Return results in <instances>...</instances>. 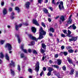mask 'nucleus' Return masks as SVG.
<instances>
[{"label":"nucleus","mask_w":78,"mask_h":78,"mask_svg":"<svg viewBox=\"0 0 78 78\" xmlns=\"http://www.w3.org/2000/svg\"><path fill=\"white\" fill-rule=\"evenodd\" d=\"M40 35L39 36V38L38 39H37L36 37H33L31 35H29V36L30 39H31L32 40H34L35 41H37V40L39 39H43L44 38V37L43 36V35H45L46 34V32L44 31L43 30V29H42V27H41L40 29Z\"/></svg>","instance_id":"f257e3e1"},{"label":"nucleus","mask_w":78,"mask_h":78,"mask_svg":"<svg viewBox=\"0 0 78 78\" xmlns=\"http://www.w3.org/2000/svg\"><path fill=\"white\" fill-rule=\"evenodd\" d=\"M35 70L36 72H37V75H38V72L39 71V62H37V64L35 65Z\"/></svg>","instance_id":"f03ea898"},{"label":"nucleus","mask_w":78,"mask_h":78,"mask_svg":"<svg viewBox=\"0 0 78 78\" xmlns=\"http://www.w3.org/2000/svg\"><path fill=\"white\" fill-rule=\"evenodd\" d=\"M5 48H7L9 51H10V50H12V47H11V44L9 43H7L6 44Z\"/></svg>","instance_id":"7ed1b4c3"},{"label":"nucleus","mask_w":78,"mask_h":78,"mask_svg":"<svg viewBox=\"0 0 78 78\" xmlns=\"http://www.w3.org/2000/svg\"><path fill=\"white\" fill-rule=\"evenodd\" d=\"M16 36L17 37L18 43H20L21 41L22 40V38H20V37H19V36L18 35H16Z\"/></svg>","instance_id":"20e7f679"},{"label":"nucleus","mask_w":78,"mask_h":78,"mask_svg":"<svg viewBox=\"0 0 78 78\" xmlns=\"http://www.w3.org/2000/svg\"><path fill=\"white\" fill-rule=\"evenodd\" d=\"M20 48L23 50V52L25 53H27V51L26 49H23V44L21 46Z\"/></svg>","instance_id":"39448f33"},{"label":"nucleus","mask_w":78,"mask_h":78,"mask_svg":"<svg viewBox=\"0 0 78 78\" xmlns=\"http://www.w3.org/2000/svg\"><path fill=\"white\" fill-rule=\"evenodd\" d=\"M60 23H61V21L63 22V21L65 20V19H64V16H61L60 18Z\"/></svg>","instance_id":"423d86ee"},{"label":"nucleus","mask_w":78,"mask_h":78,"mask_svg":"<svg viewBox=\"0 0 78 78\" xmlns=\"http://www.w3.org/2000/svg\"><path fill=\"white\" fill-rule=\"evenodd\" d=\"M11 63L10 64L9 66H10V67H15V63H14V62H13V61L12 60L11 61Z\"/></svg>","instance_id":"0eeeda50"},{"label":"nucleus","mask_w":78,"mask_h":78,"mask_svg":"<svg viewBox=\"0 0 78 78\" xmlns=\"http://www.w3.org/2000/svg\"><path fill=\"white\" fill-rule=\"evenodd\" d=\"M33 23H34L36 25H37V26H39V23H38V22L37 21V20H33Z\"/></svg>","instance_id":"6e6552de"},{"label":"nucleus","mask_w":78,"mask_h":78,"mask_svg":"<svg viewBox=\"0 0 78 78\" xmlns=\"http://www.w3.org/2000/svg\"><path fill=\"white\" fill-rule=\"evenodd\" d=\"M3 14L4 15L7 14V9L6 8H4L3 10Z\"/></svg>","instance_id":"1a4fd4ad"},{"label":"nucleus","mask_w":78,"mask_h":78,"mask_svg":"<svg viewBox=\"0 0 78 78\" xmlns=\"http://www.w3.org/2000/svg\"><path fill=\"white\" fill-rule=\"evenodd\" d=\"M30 3L29 2H27L25 4V6L27 8H29L30 7Z\"/></svg>","instance_id":"9d476101"},{"label":"nucleus","mask_w":78,"mask_h":78,"mask_svg":"<svg viewBox=\"0 0 78 78\" xmlns=\"http://www.w3.org/2000/svg\"><path fill=\"white\" fill-rule=\"evenodd\" d=\"M47 70L49 72H51L52 71H53V70H54L55 69L52 68H51L50 67H48Z\"/></svg>","instance_id":"9b49d317"},{"label":"nucleus","mask_w":78,"mask_h":78,"mask_svg":"<svg viewBox=\"0 0 78 78\" xmlns=\"http://www.w3.org/2000/svg\"><path fill=\"white\" fill-rule=\"evenodd\" d=\"M71 17H72V15H70L69 17V20L68 21V23L69 24L71 23L72 21V20L71 19Z\"/></svg>","instance_id":"f8f14e48"},{"label":"nucleus","mask_w":78,"mask_h":78,"mask_svg":"<svg viewBox=\"0 0 78 78\" xmlns=\"http://www.w3.org/2000/svg\"><path fill=\"white\" fill-rule=\"evenodd\" d=\"M58 8L60 11H62V10H63V9H64V5H63V8H62V6L61 5H58Z\"/></svg>","instance_id":"ddd939ff"},{"label":"nucleus","mask_w":78,"mask_h":78,"mask_svg":"<svg viewBox=\"0 0 78 78\" xmlns=\"http://www.w3.org/2000/svg\"><path fill=\"white\" fill-rule=\"evenodd\" d=\"M22 24H20L19 25H16V30H18V29H19V28H20V27H22Z\"/></svg>","instance_id":"4468645a"},{"label":"nucleus","mask_w":78,"mask_h":78,"mask_svg":"<svg viewBox=\"0 0 78 78\" xmlns=\"http://www.w3.org/2000/svg\"><path fill=\"white\" fill-rule=\"evenodd\" d=\"M31 30L32 32L33 33H36V29L34 27H32L31 28Z\"/></svg>","instance_id":"2eb2a0df"},{"label":"nucleus","mask_w":78,"mask_h":78,"mask_svg":"<svg viewBox=\"0 0 78 78\" xmlns=\"http://www.w3.org/2000/svg\"><path fill=\"white\" fill-rule=\"evenodd\" d=\"M68 61L70 64H73L72 62V60L70 59L69 57H68L67 58Z\"/></svg>","instance_id":"dca6fc26"},{"label":"nucleus","mask_w":78,"mask_h":78,"mask_svg":"<svg viewBox=\"0 0 78 78\" xmlns=\"http://www.w3.org/2000/svg\"><path fill=\"white\" fill-rule=\"evenodd\" d=\"M58 65H60L62 62V60L60 59H57Z\"/></svg>","instance_id":"f3484780"},{"label":"nucleus","mask_w":78,"mask_h":78,"mask_svg":"<svg viewBox=\"0 0 78 78\" xmlns=\"http://www.w3.org/2000/svg\"><path fill=\"white\" fill-rule=\"evenodd\" d=\"M43 11L46 13V14H47L48 13V10L47 9H45V8H44L43 9Z\"/></svg>","instance_id":"a211bd4d"},{"label":"nucleus","mask_w":78,"mask_h":78,"mask_svg":"<svg viewBox=\"0 0 78 78\" xmlns=\"http://www.w3.org/2000/svg\"><path fill=\"white\" fill-rule=\"evenodd\" d=\"M51 67H55V68H56L57 69H59V66L58 65H52L51 66Z\"/></svg>","instance_id":"6ab92c4d"},{"label":"nucleus","mask_w":78,"mask_h":78,"mask_svg":"<svg viewBox=\"0 0 78 78\" xmlns=\"http://www.w3.org/2000/svg\"><path fill=\"white\" fill-rule=\"evenodd\" d=\"M4 58V55L3 52H1L0 53V58Z\"/></svg>","instance_id":"aec40b11"},{"label":"nucleus","mask_w":78,"mask_h":78,"mask_svg":"<svg viewBox=\"0 0 78 78\" xmlns=\"http://www.w3.org/2000/svg\"><path fill=\"white\" fill-rule=\"evenodd\" d=\"M14 13L12 12L11 15L10 16V17L11 18V19H13L14 17Z\"/></svg>","instance_id":"412c9836"},{"label":"nucleus","mask_w":78,"mask_h":78,"mask_svg":"<svg viewBox=\"0 0 78 78\" xmlns=\"http://www.w3.org/2000/svg\"><path fill=\"white\" fill-rule=\"evenodd\" d=\"M74 73V69H72L70 71V74L71 75H73Z\"/></svg>","instance_id":"4be33fe9"},{"label":"nucleus","mask_w":78,"mask_h":78,"mask_svg":"<svg viewBox=\"0 0 78 78\" xmlns=\"http://www.w3.org/2000/svg\"><path fill=\"white\" fill-rule=\"evenodd\" d=\"M5 59H7V60L9 61V56L7 53L5 54Z\"/></svg>","instance_id":"5701e85b"},{"label":"nucleus","mask_w":78,"mask_h":78,"mask_svg":"<svg viewBox=\"0 0 78 78\" xmlns=\"http://www.w3.org/2000/svg\"><path fill=\"white\" fill-rule=\"evenodd\" d=\"M41 46L43 48H44V49H45V48H46V45H45V44L42 43L41 44Z\"/></svg>","instance_id":"b1692460"},{"label":"nucleus","mask_w":78,"mask_h":78,"mask_svg":"<svg viewBox=\"0 0 78 78\" xmlns=\"http://www.w3.org/2000/svg\"><path fill=\"white\" fill-rule=\"evenodd\" d=\"M15 9L16 11H17L18 12H20V9L18 7H16L15 8Z\"/></svg>","instance_id":"393cba45"},{"label":"nucleus","mask_w":78,"mask_h":78,"mask_svg":"<svg viewBox=\"0 0 78 78\" xmlns=\"http://www.w3.org/2000/svg\"><path fill=\"white\" fill-rule=\"evenodd\" d=\"M40 51L41 53H44L45 51V50L43 49L42 48H41L40 50Z\"/></svg>","instance_id":"a878e982"},{"label":"nucleus","mask_w":78,"mask_h":78,"mask_svg":"<svg viewBox=\"0 0 78 78\" xmlns=\"http://www.w3.org/2000/svg\"><path fill=\"white\" fill-rule=\"evenodd\" d=\"M17 69L18 70V72H20V66L19 65H18L17 66Z\"/></svg>","instance_id":"bb28decb"},{"label":"nucleus","mask_w":78,"mask_h":78,"mask_svg":"<svg viewBox=\"0 0 78 78\" xmlns=\"http://www.w3.org/2000/svg\"><path fill=\"white\" fill-rule=\"evenodd\" d=\"M72 27H73V30H75L76 28V26H75V24H73L72 25Z\"/></svg>","instance_id":"cd10ccee"},{"label":"nucleus","mask_w":78,"mask_h":78,"mask_svg":"<svg viewBox=\"0 0 78 78\" xmlns=\"http://www.w3.org/2000/svg\"><path fill=\"white\" fill-rule=\"evenodd\" d=\"M68 36H69V37H70V34L72 33V32L70 31L69 30H68Z\"/></svg>","instance_id":"c85d7f7f"},{"label":"nucleus","mask_w":78,"mask_h":78,"mask_svg":"<svg viewBox=\"0 0 78 78\" xmlns=\"http://www.w3.org/2000/svg\"><path fill=\"white\" fill-rule=\"evenodd\" d=\"M11 71V73L12 75H14V72L12 69H10Z\"/></svg>","instance_id":"c756f323"},{"label":"nucleus","mask_w":78,"mask_h":78,"mask_svg":"<svg viewBox=\"0 0 78 78\" xmlns=\"http://www.w3.org/2000/svg\"><path fill=\"white\" fill-rule=\"evenodd\" d=\"M73 41H76L77 40V37H73Z\"/></svg>","instance_id":"7c9ffc66"},{"label":"nucleus","mask_w":78,"mask_h":78,"mask_svg":"<svg viewBox=\"0 0 78 78\" xmlns=\"http://www.w3.org/2000/svg\"><path fill=\"white\" fill-rule=\"evenodd\" d=\"M59 5H61L62 7V8H63V2H62L61 1L59 2Z\"/></svg>","instance_id":"2f4dec72"},{"label":"nucleus","mask_w":78,"mask_h":78,"mask_svg":"<svg viewBox=\"0 0 78 78\" xmlns=\"http://www.w3.org/2000/svg\"><path fill=\"white\" fill-rule=\"evenodd\" d=\"M28 72H30V73H32V72H33V70H32V69L30 68H29L28 69Z\"/></svg>","instance_id":"473e14b6"},{"label":"nucleus","mask_w":78,"mask_h":78,"mask_svg":"<svg viewBox=\"0 0 78 78\" xmlns=\"http://www.w3.org/2000/svg\"><path fill=\"white\" fill-rule=\"evenodd\" d=\"M33 53L34 54H35V55H37V52L36 51V50H34L33 51Z\"/></svg>","instance_id":"72a5a7b5"},{"label":"nucleus","mask_w":78,"mask_h":78,"mask_svg":"<svg viewBox=\"0 0 78 78\" xmlns=\"http://www.w3.org/2000/svg\"><path fill=\"white\" fill-rule=\"evenodd\" d=\"M50 31H52V33H53V32H54V31H55V29H54L52 28H50Z\"/></svg>","instance_id":"f704fd0d"},{"label":"nucleus","mask_w":78,"mask_h":78,"mask_svg":"<svg viewBox=\"0 0 78 78\" xmlns=\"http://www.w3.org/2000/svg\"><path fill=\"white\" fill-rule=\"evenodd\" d=\"M5 40H1L0 41V42L1 44V45H2V44H4V42H5Z\"/></svg>","instance_id":"c9c22d12"},{"label":"nucleus","mask_w":78,"mask_h":78,"mask_svg":"<svg viewBox=\"0 0 78 78\" xmlns=\"http://www.w3.org/2000/svg\"><path fill=\"white\" fill-rule=\"evenodd\" d=\"M20 57H21V58H24L25 57V55L23 54H21L20 55Z\"/></svg>","instance_id":"e433bc0d"},{"label":"nucleus","mask_w":78,"mask_h":78,"mask_svg":"<svg viewBox=\"0 0 78 78\" xmlns=\"http://www.w3.org/2000/svg\"><path fill=\"white\" fill-rule=\"evenodd\" d=\"M41 25L42 26L44 27V28H45V27H46V26H45V25L44 22L41 23Z\"/></svg>","instance_id":"4c0bfd02"},{"label":"nucleus","mask_w":78,"mask_h":78,"mask_svg":"<svg viewBox=\"0 0 78 78\" xmlns=\"http://www.w3.org/2000/svg\"><path fill=\"white\" fill-rule=\"evenodd\" d=\"M62 69L64 71H66V66H64L62 67Z\"/></svg>","instance_id":"58836bf2"},{"label":"nucleus","mask_w":78,"mask_h":78,"mask_svg":"<svg viewBox=\"0 0 78 78\" xmlns=\"http://www.w3.org/2000/svg\"><path fill=\"white\" fill-rule=\"evenodd\" d=\"M63 54H64L65 56H67L68 55V53L66 51H64L63 52Z\"/></svg>","instance_id":"ea45409f"},{"label":"nucleus","mask_w":78,"mask_h":78,"mask_svg":"<svg viewBox=\"0 0 78 78\" xmlns=\"http://www.w3.org/2000/svg\"><path fill=\"white\" fill-rule=\"evenodd\" d=\"M42 1H43V0H38V3H39L41 4L42 2Z\"/></svg>","instance_id":"a19ab883"},{"label":"nucleus","mask_w":78,"mask_h":78,"mask_svg":"<svg viewBox=\"0 0 78 78\" xmlns=\"http://www.w3.org/2000/svg\"><path fill=\"white\" fill-rule=\"evenodd\" d=\"M51 72H50L49 71L47 75L48 76H50V75H51Z\"/></svg>","instance_id":"79ce46f5"},{"label":"nucleus","mask_w":78,"mask_h":78,"mask_svg":"<svg viewBox=\"0 0 78 78\" xmlns=\"http://www.w3.org/2000/svg\"><path fill=\"white\" fill-rule=\"evenodd\" d=\"M68 52L69 53H73V50L70 49L69 50H68Z\"/></svg>","instance_id":"37998d69"},{"label":"nucleus","mask_w":78,"mask_h":78,"mask_svg":"<svg viewBox=\"0 0 78 78\" xmlns=\"http://www.w3.org/2000/svg\"><path fill=\"white\" fill-rule=\"evenodd\" d=\"M75 77H78V71H77L76 73Z\"/></svg>","instance_id":"c03bdc74"},{"label":"nucleus","mask_w":78,"mask_h":78,"mask_svg":"<svg viewBox=\"0 0 78 78\" xmlns=\"http://www.w3.org/2000/svg\"><path fill=\"white\" fill-rule=\"evenodd\" d=\"M52 3L55 5H56V3L55 2V0H52Z\"/></svg>","instance_id":"a18cd8bd"},{"label":"nucleus","mask_w":78,"mask_h":78,"mask_svg":"<svg viewBox=\"0 0 78 78\" xmlns=\"http://www.w3.org/2000/svg\"><path fill=\"white\" fill-rule=\"evenodd\" d=\"M34 41H32L31 43V45H34Z\"/></svg>","instance_id":"49530a36"},{"label":"nucleus","mask_w":78,"mask_h":78,"mask_svg":"<svg viewBox=\"0 0 78 78\" xmlns=\"http://www.w3.org/2000/svg\"><path fill=\"white\" fill-rule=\"evenodd\" d=\"M66 48L67 50H69V49H71V48H72V47H71L70 46L67 47H66Z\"/></svg>","instance_id":"de8ad7c7"},{"label":"nucleus","mask_w":78,"mask_h":78,"mask_svg":"<svg viewBox=\"0 0 78 78\" xmlns=\"http://www.w3.org/2000/svg\"><path fill=\"white\" fill-rule=\"evenodd\" d=\"M58 54H56L55 55V57L56 58H57L58 57Z\"/></svg>","instance_id":"09e8293b"},{"label":"nucleus","mask_w":78,"mask_h":78,"mask_svg":"<svg viewBox=\"0 0 78 78\" xmlns=\"http://www.w3.org/2000/svg\"><path fill=\"white\" fill-rule=\"evenodd\" d=\"M61 36H62V37H66V36L64 35V34H61Z\"/></svg>","instance_id":"8fccbe9b"},{"label":"nucleus","mask_w":78,"mask_h":78,"mask_svg":"<svg viewBox=\"0 0 78 78\" xmlns=\"http://www.w3.org/2000/svg\"><path fill=\"white\" fill-rule=\"evenodd\" d=\"M1 5L2 6H3L4 5V2L3 1H2L1 2Z\"/></svg>","instance_id":"3c124183"},{"label":"nucleus","mask_w":78,"mask_h":78,"mask_svg":"<svg viewBox=\"0 0 78 78\" xmlns=\"http://www.w3.org/2000/svg\"><path fill=\"white\" fill-rule=\"evenodd\" d=\"M69 42H71V41H73V37L72 38V39H69Z\"/></svg>","instance_id":"603ef678"},{"label":"nucleus","mask_w":78,"mask_h":78,"mask_svg":"<svg viewBox=\"0 0 78 78\" xmlns=\"http://www.w3.org/2000/svg\"><path fill=\"white\" fill-rule=\"evenodd\" d=\"M63 32L65 34H66L67 33V30H63Z\"/></svg>","instance_id":"864d4df0"},{"label":"nucleus","mask_w":78,"mask_h":78,"mask_svg":"<svg viewBox=\"0 0 78 78\" xmlns=\"http://www.w3.org/2000/svg\"><path fill=\"white\" fill-rule=\"evenodd\" d=\"M28 51L29 53H31V51H32L30 49H28Z\"/></svg>","instance_id":"5fc2aeb1"},{"label":"nucleus","mask_w":78,"mask_h":78,"mask_svg":"<svg viewBox=\"0 0 78 78\" xmlns=\"http://www.w3.org/2000/svg\"><path fill=\"white\" fill-rule=\"evenodd\" d=\"M48 21L49 22H51V18H48Z\"/></svg>","instance_id":"6e6d98bb"},{"label":"nucleus","mask_w":78,"mask_h":78,"mask_svg":"<svg viewBox=\"0 0 78 78\" xmlns=\"http://www.w3.org/2000/svg\"><path fill=\"white\" fill-rule=\"evenodd\" d=\"M65 47L64 46H62L61 47V48L62 49V50H64V49Z\"/></svg>","instance_id":"4d7b16f0"},{"label":"nucleus","mask_w":78,"mask_h":78,"mask_svg":"<svg viewBox=\"0 0 78 78\" xmlns=\"http://www.w3.org/2000/svg\"><path fill=\"white\" fill-rule=\"evenodd\" d=\"M46 68H45V67H44L43 68V69L44 71H45V70H46Z\"/></svg>","instance_id":"13d9d810"},{"label":"nucleus","mask_w":78,"mask_h":78,"mask_svg":"<svg viewBox=\"0 0 78 78\" xmlns=\"http://www.w3.org/2000/svg\"><path fill=\"white\" fill-rule=\"evenodd\" d=\"M42 75H43V71H42L40 74V75L41 76H42Z\"/></svg>","instance_id":"bf43d9fd"},{"label":"nucleus","mask_w":78,"mask_h":78,"mask_svg":"<svg viewBox=\"0 0 78 78\" xmlns=\"http://www.w3.org/2000/svg\"><path fill=\"white\" fill-rule=\"evenodd\" d=\"M9 10L10 11H12V8H10L9 9Z\"/></svg>","instance_id":"052dcab7"},{"label":"nucleus","mask_w":78,"mask_h":78,"mask_svg":"<svg viewBox=\"0 0 78 78\" xmlns=\"http://www.w3.org/2000/svg\"><path fill=\"white\" fill-rule=\"evenodd\" d=\"M59 16H56L55 17V19H58V18H59Z\"/></svg>","instance_id":"680f3d73"},{"label":"nucleus","mask_w":78,"mask_h":78,"mask_svg":"<svg viewBox=\"0 0 78 78\" xmlns=\"http://www.w3.org/2000/svg\"><path fill=\"white\" fill-rule=\"evenodd\" d=\"M50 9H51V11H53V8L51 7H49Z\"/></svg>","instance_id":"e2e57ef3"},{"label":"nucleus","mask_w":78,"mask_h":78,"mask_svg":"<svg viewBox=\"0 0 78 78\" xmlns=\"http://www.w3.org/2000/svg\"><path fill=\"white\" fill-rule=\"evenodd\" d=\"M49 62H50V64H51V63L53 62V61L51 60H50Z\"/></svg>","instance_id":"0e129e2a"},{"label":"nucleus","mask_w":78,"mask_h":78,"mask_svg":"<svg viewBox=\"0 0 78 78\" xmlns=\"http://www.w3.org/2000/svg\"><path fill=\"white\" fill-rule=\"evenodd\" d=\"M49 35L50 36H53V34L51 33H50Z\"/></svg>","instance_id":"69168bd1"},{"label":"nucleus","mask_w":78,"mask_h":78,"mask_svg":"<svg viewBox=\"0 0 78 78\" xmlns=\"http://www.w3.org/2000/svg\"><path fill=\"white\" fill-rule=\"evenodd\" d=\"M7 27L8 28H11V26L9 25H8Z\"/></svg>","instance_id":"338daca9"},{"label":"nucleus","mask_w":78,"mask_h":78,"mask_svg":"<svg viewBox=\"0 0 78 78\" xmlns=\"http://www.w3.org/2000/svg\"><path fill=\"white\" fill-rule=\"evenodd\" d=\"M29 78H33V76H30L29 77Z\"/></svg>","instance_id":"774afa93"}]
</instances>
